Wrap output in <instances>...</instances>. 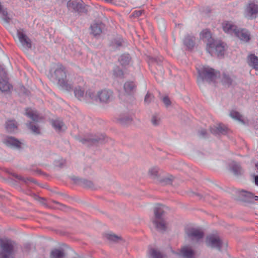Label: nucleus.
I'll return each mask as SVG.
<instances>
[{"label":"nucleus","instance_id":"nucleus-1","mask_svg":"<svg viewBox=\"0 0 258 258\" xmlns=\"http://www.w3.org/2000/svg\"><path fill=\"white\" fill-rule=\"evenodd\" d=\"M202 37L207 41V51L211 55L214 53L218 56H222L224 54L225 48L224 43L215 41L211 36V34L208 30L202 32Z\"/></svg>","mask_w":258,"mask_h":258},{"label":"nucleus","instance_id":"nucleus-2","mask_svg":"<svg viewBox=\"0 0 258 258\" xmlns=\"http://www.w3.org/2000/svg\"><path fill=\"white\" fill-rule=\"evenodd\" d=\"M51 80L56 82L62 89L70 91L73 89V83L67 78L64 67L62 64H58L54 73L51 74Z\"/></svg>","mask_w":258,"mask_h":258},{"label":"nucleus","instance_id":"nucleus-3","mask_svg":"<svg viewBox=\"0 0 258 258\" xmlns=\"http://www.w3.org/2000/svg\"><path fill=\"white\" fill-rule=\"evenodd\" d=\"M165 209L167 208L164 205L157 204L154 209V218L152 222L156 228L160 232H164L166 230V222L163 218Z\"/></svg>","mask_w":258,"mask_h":258},{"label":"nucleus","instance_id":"nucleus-4","mask_svg":"<svg viewBox=\"0 0 258 258\" xmlns=\"http://www.w3.org/2000/svg\"><path fill=\"white\" fill-rule=\"evenodd\" d=\"M219 74V72L215 71L212 68L204 66L198 70V83L199 85H202L204 82L209 84L214 83Z\"/></svg>","mask_w":258,"mask_h":258},{"label":"nucleus","instance_id":"nucleus-5","mask_svg":"<svg viewBox=\"0 0 258 258\" xmlns=\"http://www.w3.org/2000/svg\"><path fill=\"white\" fill-rule=\"evenodd\" d=\"M0 258H14V244L11 240L0 239Z\"/></svg>","mask_w":258,"mask_h":258},{"label":"nucleus","instance_id":"nucleus-6","mask_svg":"<svg viewBox=\"0 0 258 258\" xmlns=\"http://www.w3.org/2000/svg\"><path fill=\"white\" fill-rule=\"evenodd\" d=\"M244 16L248 20H253L258 17V5L249 3L244 9Z\"/></svg>","mask_w":258,"mask_h":258},{"label":"nucleus","instance_id":"nucleus-7","mask_svg":"<svg viewBox=\"0 0 258 258\" xmlns=\"http://www.w3.org/2000/svg\"><path fill=\"white\" fill-rule=\"evenodd\" d=\"M17 34L22 46L27 50L31 49L32 41L31 39L23 32V30H18Z\"/></svg>","mask_w":258,"mask_h":258},{"label":"nucleus","instance_id":"nucleus-8","mask_svg":"<svg viewBox=\"0 0 258 258\" xmlns=\"http://www.w3.org/2000/svg\"><path fill=\"white\" fill-rule=\"evenodd\" d=\"M105 140V136L103 135H100L99 136H95L94 137L89 138H78V140L79 142L83 144L91 145L96 143H103Z\"/></svg>","mask_w":258,"mask_h":258},{"label":"nucleus","instance_id":"nucleus-9","mask_svg":"<svg viewBox=\"0 0 258 258\" xmlns=\"http://www.w3.org/2000/svg\"><path fill=\"white\" fill-rule=\"evenodd\" d=\"M187 236L192 241H199L204 237V232L199 229L190 228L186 230Z\"/></svg>","mask_w":258,"mask_h":258},{"label":"nucleus","instance_id":"nucleus-10","mask_svg":"<svg viewBox=\"0 0 258 258\" xmlns=\"http://www.w3.org/2000/svg\"><path fill=\"white\" fill-rule=\"evenodd\" d=\"M206 243L209 246L212 248H216L219 250H221L222 247V241L219 237L214 235L207 236L206 238Z\"/></svg>","mask_w":258,"mask_h":258},{"label":"nucleus","instance_id":"nucleus-11","mask_svg":"<svg viewBox=\"0 0 258 258\" xmlns=\"http://www.w3.org/2000/svg\"><path fill=\"white\" fill-rule=\"evenodd\" d=\"M234 35L244 42H248L251 38L250 32L245 28H237Z\"/></svg>","mask_w":258,"mask_h":258},{"label":"nucleus","instance_id":"nucleus-12","mask_svg":"<svg viewBox=\"0 0 258 258\" xmlns=\"http://www.w3.org/2000/svg\"><path fill=\"white\" fill-rule=\"evenodd\" d=\"M0 91L2 92H7L10 89V85L7 80L6 73L4 69H2L0 71Z\"/></svg>","mask_w":258,"mask_h":258},{"label":"nucleus","instance_id":"nucleus-13","mask_svg":"<svg viewBox=\"0 0 258 258\" xmlns=\"http://www.w3.org/2000/svg\"><path fill=\"white\" fill-rule=\"evenodd\" d=\"M67 7L69 10H73L77 12L83 11V6L82 0H70L67 3Z\"/></svg>","mask_w":258,"mask_h":258},{"label":"nucleus","instance_id":"nucleus-14","mask_svg":"<svg viewBox=\"0 0 258 258\" xmlns=\"http://www.w3.org/2000/svg\"><path fill=\"white\" fill-rule=\"evenodd\" d=\"M113 93L109 89H104L98 92V97L101 102L106 103L109 101L112 97Z\"/></svg>","mask_w":258,"mask_h":258},{"label":"nucleus","instance_id":"nucleus-15","mask_svg":"<svg viewBox=\"0 0 258 258\" xmlns=\"http://www.w3.org/2000/svg\"><path fill=\"white\" fill-rule=\"evenodd\" d=\"M4 143L8 146L13 148L20 149L21 143L17 139L12 137H7L4 140Z\"/></svg>","mask_w":258,"mask_h":258},{"label":"nucleus","instance_id":"nucleus-16","mask_svg":"<svg viewBox=\"0 0 258 258\" xmlns=\"http://www.w3.org/2000/svg\"><path fill=\"white\" fill-rule=\"evenodd\" d=\"M227 130V127L222 124H219L217 126H214L210 128L211 133L215 135H226Z\"/></svg>","mask_w":258,"mask_h":258},{"label":"nucleus","instance_id":"nucleus-17","mask_svg":"<svg viewBox=\"0 0 258 258\" xmlns=\"http://www.w3.org/2000/svg\"><path fill=\"white\" fill-rule=\"evenodd\" d=\"M222 27L224 31L226 33L231 34L235 33L237 29V27L230 22H225L222 24Z\"/></svg>","mask_w":258,"mask_h":258},{"label":"nucleus","instance_id":"nucleus-18","mask_svg":"<svg viewBox=\"0 0 258 258\" xmlns=\"http://www.w3.org/2000/svg\"><path fill=\"white\" fill-rule=\"evenodd\" d=\"M104 27V25L102 23H94L92 24L90 28L91 29V33L94 36H97L100 35Z\"/></svg>","mask_w":258,"mask_h":258},{"label":"nucleus","instance_id":"nucleus-19","mask_svg":"<svg viewBox=\"0 0 258 258\" xmlns=\"http://www.w3.org/2000/svg\"><path fill=\"white\" fill-rule=\"evenodd\" d=\"M180 254L184 258H194V251L187 246L181 249Z\"/></svg>","mask_w":258,"mask_h":258},{"label":"nucleus","instance_id":"nucleus-20","mask_svg":"<svg viewBox=\"0 0 258 258\" xmlns=\"http://www.w3.org/2000/svg\"><path fill=\"white\" fill-rule=\"evenodd\" d=\"M221 81L223 85L229 87L232 85L233 79L228 74L223 73L221 76Z\"/></svg>","mask_w":258,"mask_h":258},{"label":"nucleus","instance_id":"nucleus-21","mask_svg":"<svg viewBox=\"0 0 258 258\" xmlns=\"http://www.w3.org/2000/svg\"><path fill=\"white\" fill-rule=\"evenodd\" d=\"M131 61V57L129 54L124 53L120 56L118 61L122 67L128 66Z\"/></svg>","mask_w":258,"mask_h":258},{"label":"nucleus","instance_id":"nucleus-22","mask_svg":"<svg viewBox=\"0 0 258 258\" xmlns=\"http://www.w3.org/2000/svg\"><path fill=\"white\" fill-rule=\"evenodd\" d=\"M51 124L53 127L57 132H61L66 128L63 122L59 119L52 120Z\"/></svg>","mask_w":258,"mask_h":258},{"label":"nucleus","instance_id":"nucleus-23","mask_svg":"<svg viewBox=\"0 0 258 258\" xmlns=\"http://www.w3.org/2000/svg\"><path fill=\"white\" fill-rule=\"evenodd\" d=\"M64 256L63 250L57 248L53 249L50 253V258H64Z\"/></svg>","mask_w":258,"mask_h":258},{"label":"nucleus","instance_id":"nucleus-24","mask_svg":"<svg viewBox=\"0 0 258 258\" xmlns=\"http://www.w3.org/2000/svg\"><path fill=\"white\" fill-rule=\"evenodd\" d=\"M248 64L255 70H258V57L254 54L249 55Z\"/></svg>","mask_w":258,"mask_h":258},{"label":"nucleus","instance_id":"nucleus-25","mask_svg":"<svg viewBox=\"0 0 258 258\" xmlns=\"http://www.w3.org/2000/svg\"><path fill=\"white\" fill-rule=\"evenodd\" d=\"M6 128L8 132L13 133L17 129V124L15 120H8L6 123Z\"/></svg>","mask_w":258,"mask_h":258},{"label":"nucleus","instance_id":"nucleus-26","mask_svg":"<svg viewBox=\"0 0 258 258\" xmlns=\"http://www.w3.org/2000/svg\"><path fill=\"white\" fill-rule=\"evenodd\" d=\"M75 96L80 100L85 101V95H84V90L80 87L75 88L74 90Z\"/></svg>","mask_w":258,"mask_h":258},{"label":"nucleus","instance_id":"nucleus-27","mask_svg":"<svg viewBox=\"0 0 258 258\" xmlns=\"http://www.w3.org/2000/svg\"><path fill=\"white\" fill-rule=\"evenodd\" d=\"M151 258H163V254L157 249L151 248L149 250Z\"/></svg>","mask_w":258,"mask_h":258},{"label":"nucleus","instance_id":"nucleus-28","mask_svg":"<svg viewBox=\"0 0 258 258\" xmlns=\"http://www.w3.org/2000/svg\"><path fill=\"white\" fill-rule=\"evenodd\" d=\"M194 37L189 36H186L183 40V43L185 46L187 47L188 49H192L195 45V42Z\"/></svg>","mask_w":258,"mask_h":258},{"label":"nucleus","instance_id":"nucleus-29","mask_svg":"<svg viewBox=\"0 0 258 258\" xmlns=\"http://www.w3.org/2000/svg\"><path fill=\"white\" fill-rule=\"evenodd\" d=\"M135 87V84L133 82H126L124 84V91L127 94L131 93L134 91Z\"/></svg>","mask_w":258,"mask_h":258},{"label":"nucleus","instance_id":"nucleus-30","mask_svg":"<svg viewBox=\"0 0 258 258\" xmlns=\"http://www.w3.org/2000/svg\"><path fill=\"white\" fill-rule=\"evenodd\" d=\"M231 170L236 175H240L242 172V170L240 165L237 163H233L232 164Z\"/></svg>","mask_w":258,"mask_h":258},{"label":"nucleus","instance_id":"nucleus-31","mask_svg":"<svg viewBox=\"0 0 258 258\" xmlns=\"http://www.w3.org/2000/svg\"><path fill=\"white\" fill-rule=\"evenodd\" d=\"M85 98V101H87L88 99H90L92 101H96L98 99V93L96 95L91 90H89L86 92Z\"/></svg>","mask_w":258,"mask_h":258},{"label":"nucleus","instance_id":"nucleus-32","mask_svg":"<svg viewBox=\"0 0 258 258\" xmlns=\"http://www.w3.org/2000/svg\"><path fill=\"white\" fill-rule=\"evenodd\" d=\"M25 115L35 121L38 120V116L32 110L29 108L26 109Z\"/></svg>","mask_w":258,"mask_h":258},{"label":"nucleus","instance_id":"nucleus-33","mask_svg":"<svg viewBox=\"0 0 258 258\" xmlns=\"http://www.w3.org/2000/svg\"><path fill=\"white\" fill-rule=\"evenodd\" d=\"M241 196L244 198L245 201L251 202V200L253 199V194L249 191L242 190L241 192Z\"/></svg>","mask_w":258,"mask_h":258},{"label":"nucleus","instance_id":"nucleus-34","mask_svg":"<svg viewBox=\"0 0 258 258\" xmlns=\"http://www.w3.org/2000/svg\"><path fill=\"white\" fill-rule=\"evenodd\" d=\"M13 176L17 179L24 182L26 184H28L29 182H35L34 180L31 178L23 177L21 175H18L17 174H13Z\"/></svg>","mask_w":258,"mask_h":258},{"label":"nucleus","instance_id":"nucleus-35","mask_svg":"<svg viewBox=\"0 0 258 258\" xmlns=\"http://www.w3.org/2000/svg\"><path fill=\"white\" fill-rule=\"evenodd\" d=\"M27 127L30 129L33 133L36 135H39L40 134V129L38 126L36 125L32 122H29L27 123Z\"/></svg>","mask_w":258,"mask_h":258},{"label":"nucleus","instance_id":"nucleus-36","mask_svg":"<svg viewBox=\"0 0 258 258\" xmlns=\"http://www.w3.org/2000/svg\"><path fill=\"white\" fill-rule=\"evenodd\" d=\"M173 179V177L172 175H170L168 177H164L159 180L160 183L163 185L170 184Z\"/></svg>","mask_w":258,"mask_h":258},{"label":"nucleus","instance_id":"nucleus-37","mask_svg":"<svg viewBox=\"0 0 258 258\" xmlns=\"http://www.w3.org/2000/svg\"><path fill=\"white\" fill-rule=\"evenodd\" d=\"M105 237L107 239H108L110 241L112 242H117L119 240L121 239V237L117 236L116 235L111 234V233H107L105 234Z\"/></svg>","mask_w":258,"mask_h":258},{"label":"nucleus","instance_id":"nucleus-38","mask_svg":"<svg viewBox=\"0 0 258 258\" xmlns=\"http://www.w3.org/2000/svg\"><path fill=\"white\" fill-rule=\"evenodd\" d=\"M113 74L116 77L120 78L123 77V72L118 66H116L114 68L113 70Z\"/></svg>","mask_w":258,"mask_h":258},{"label":"nucleus","instance_id":"nucleus-39","mask_svg":"<svg viewBox=\"0 0 258 258\" xmlns=\"http://www.w3.org/2000/svg\"><path fill=\"white\" fill-rule=\"evenodd\" d=\"M230 115L232 118L243 122V120L241 119L242 116L238 112L236 111H232L230 113Z\"/></svg>","mask_w":258,"mask_h":258},{"label":"nucleus","instance_id":"nucleus-40","mask_svg":"<svg viewBox=\"0 0 258 258\" xmlns=\"http://www.w3.org/2000/svg\"><path fill=\"white\" fill-rule=\"evenodd\" d=\"M81 183L85 187L92 188L93 187V182L90 180H88L87 179H82L81 180Z\"/></svg>","mask_w":258,"mask_h":258},{"label":"nucleus","instance_id":"nucleus-41","mask_svg":"<svg viewBox=\"0 0 258 258\" xmlns=\"http://www.w3.org/2000/svg\"><path fill=\"white\" fill-rule=\"evenodd\" d=\"M153 98V95L151 93L148 92L145 96L144 101L145 103L148 104L151 102Z\"/></svg>","mask_w":258,"mask_h":258},{"label":"nucleus","instance_id":"nucleus-42","mask_svg":"<svg viewBox=\"0 0 258 258\" xmlns=\"http://www.w3.org/2000/svg\"><path fill=\"white\" fill-rule=\"evenodd\" d=\"M152 124L155 126L158 125L160 122V119L156 115H153L151 119Z\"/></svg>","mask_w":258,"mask_h":258},{"label":"nucleus","instance_id":"nucleus-43","mask_svg":"<svg viewBox=\"0 0 258 258\" xmlns=\"http://www.w3.org/2000/svg\"><path fill=\"white\" fill-rule=\"evenodd\" d=\"M132 118L131 117H123L120 119V121L122 124H126L132 121Z\"/></svg>","mask_w":258,"mask_h":258},{"label":"nucleus","instance_id":"nucleus-44","mask_svg":"<svg viewBox=\"0 0 258 258\" xmlns=\"http://www.w3.org/2000/svg\"><path fill=\"white\" fill-rule=\"evenodd\" d=\"M1 15L3 16V19L4 21V22L7 24H9L10 22V21L11 20L12 18L9 16L8 12L7 11L6 15Z\"/></svg>","mask_w":258,"mask_h":258},{"label":"nucleus","instance_id":"nucleus-45","mask_svg":"<svg viewBox=\"0 0 258 258\" xmlns=\"http://www.w3.org/2000/svg\"><path fill=\"white\" fill-rule=\"evenodd\" d=\"M66 164V160L63 159H61L60 160H59L55 162V165L56 166L61 168L64 166V165Z\"/></svg>","mask_w":258,"mask_h":258},{"label":"nucleus","instance_id":"nucleus-46","mask_svg":"<svg viewBox=\"0 0 258 258\" xmlns=\"http://www.w3.org/2000/svg\"><path fill=\"white\" fill-rule=\"evenodd\" d=\"M143 13V11H142V10H137V11H135L133 13L132 15H133V16L134 17H139L142 15Z\"/></svg>","mask_w":258,"mask_h":258},{"label":"nucleus","instance_id":"nucleus-47","mask_svg":"<svg viewBox=\"0 0 258 258\" xmlns=\"http://www.w3.org/2000/svg\"><path fill=\"white\" fill-rule=\"evenodd\" d=\"M162 100L163 103L166 106H169L171 104V101L167 96L164 97Z\"/></svg>","mask_w":258,"mask_h":258},{"label":"nucleus","instance_id":"nucleus-48","mask_svg":"<svg viewBox=\"0 0 258 258\" xmlns=\"http://www.w3.org/2000/svg\"><path fill=\"white\" fill-rule=\"evenodd\" d=\"M207 131L205 129H202L201 130L199 131L198 132V134L200 137L202 138H206L207 135Z\"/></svg>","mask_w":258,"mask_h":258},{"label":"nucleus","instance_id":"nucleus-49","mask_svg":"<svg viewBox=\"0 0 258 258\" xmlns=\"http://www.w3.org/2000/svg\"><path fill=\"white\" fill-rule=\"evenodd\" d=\"M149 173L150 174V175L154 176H157V174H158L157 169L156 168H153L149 170Z\"/></svg>","mask_w":258,"mask_h":258},{"label":"nucleus","instance_id":"nucleus-50","mask_svg":"<svg viewBox=\"0 0 258 258\" xmlns=\"http://www.w3.org/2000/svg\"><path fill=\"white\" fill-rule=\"evenodd\" d=\"M41 204L44 205V206H45L46 207L47 206V205L45 203V199L43 198H41V197H37V199H36Z\"/></svg>","mask_w":258,"mask_h":258},{"label":"nucleus","instance_id":"nucleus-51","mask_svg":"<svg viewBox=\"0 0 258 258\" xmlns=\"http://www.w3.org/2000/svg\"><path fill=\"white\" fill-rule=\"evenodd\" d=\"M0 14H4V15H6V14H7V9L3 8V6H2L1 2H0Z\"/></svg>","mask_w":258,"mask_h":258},{"label":"nucleus","instance_id":"nucleus-52","mask_svg":"<svg viewBox=\"0 0 258 258\" xmlns=\"http://www.w3.org/2000/svg\"><path fill=\"white\" fill-rule=\"evenodd\" d=\"M153 60L154 61L157 62V63H160L163 60V58L162 57L159 58H154Z\"/></svg>","mask_w":258,"mask_h":258},{"label":"nucleus","instance_id":"nucleus-53","mask_svg":"<svg viewBox=\"0 0 258 258\" xmlns=\"http://www.w3.org/2000/svg\"><path fill=\"white\" fill-rule=\"evenodd\" d=\"M115 44L117 47H119L122 45V41L120 40H115Z\"/></svg>","mask_w":258,"mask_h":258},{"label":"nucleus","instance_id":"nucleus-54","mask_svg":"<svg viewBox=\"0 0 258 258\" xmlns=\"http://www.w3.org/2000/svg\"><path fill=\"white\" fill-rule=\"evenodd\" d=\"M254 183L255 185L258 186V175H255L254 176Z\"/></svg>","mask_w":258,"mask_h":258},{"label":"nucleus","instance_id":"nucleus-55","mask_svg":"<svg viewBox=\"0 0 258 258\" xmlns=\"http://www.w3.org/2000/svg\"><path fill=\"white\" fill-rule=\"evenodd\" d=\"M253 199H254L255 201H258V196H254V195H253Z\"/></svg>","mask_w":258,"mask_h":258},{"label":"nucleus","instance_id":"nucleus-56","mask_svg":"<svg viewBox=\"0 0 258 258\" xmlns=\"http://www.w3.org/2000/svg\"><path fill=\"white\" fill-rule=\"evenodd\" d=\"M52 202L54 203L57 204H59L58 202H56V201H52Z\"/></svg>","mask_w":258,"mask_h":258},{"label":"nucleus","instance_id":"nucleus-57","mask_svg":"<svg viewBox=\"0 0 258 258\" xmlns=\"http://www.w3.org/2000/svg\"><path fill=\"white\" fill-rule=\"evenodd\" d=\"M255 166L256 167L257 169H258V163L255 164Z\"/></svg>","mask_w":258,"mask_h":258}]
</instances>
